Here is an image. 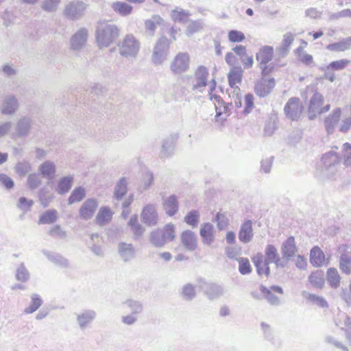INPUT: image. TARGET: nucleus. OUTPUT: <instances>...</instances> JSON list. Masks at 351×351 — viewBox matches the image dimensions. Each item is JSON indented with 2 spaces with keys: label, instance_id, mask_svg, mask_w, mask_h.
I'll return each mask as SVG.
<instances>
[{
  "label": "nucleus",
  "instance_id": "obj_1",
  "mask_svg": "<svg viewBox=\"0 0 351 351\" xmlns=\"http://www.w3.org/2000/svg\"><path fill=\"white\" fill-rule=\"evenodd\" d=\"M121 30L114 23L100 22L96 28L95 39L99 49L107 48L120 36Z\"/></svg>",
  "mask_w": 351,
  "mask_h": 351
},
{
  "label": "nucleus",
  "instance_id": "obj_2",
  "mask_svg": "<svg viewBox=\"0 0 351 351\" xmlns=\"http://www.w3.org/2000/svg\"><path fill=\"white\" fill-rule=\"evenodd\" d=\"M274 57V47L269 45L261 47L256 53V59L261 71L263 77L269 75L276 69L274 63L271 62Z\"/></svg>",
  "mask_w": 351,
  "mask_h": 351
},
{
  "label": "nucleus",
  "instance_id": "obj_3",
  "mask_svg": "<svg viewBox=\"0 0 351 351\" xmlns=\"http://www.w3.org/2000/svg\"><path fill=\"white\" fill-rule=\"evenodd\" d=\"M117 47L121 56L136 58L140 51L141 43L132 34H128L119 42Z\"/></svg>",
  "mask_w": 351,
  "mask_h": 351
},
{
  "label": "nucleus",
  "instance_id": "obj_4",
  "mask_svg": "<svg viewBox=\"0 0 351 351\" xmlns=\"http://www.w3.org/2000/svg\"><path fill=\"white\" fill-rule=\"evenodd\" d=\"M330 109V104L324 103V96L319 93H315L311 98L308 106V119H314L317 115L325 114Z\"/></svg>",
  "mask_w": 351,
  "mask_h": 351
},
{
  "label": "nucleus",
  "instance_id": "obj_5",
  "mask_svg": "<svg viewBox=\"0 0 351 351\" xmlns=\"http://www.w3.org/2000/svg\"><path fill=\"white\" fill-rule=\"evenodd\" d=\"M169 49V41L165 37L160 38L153 49L152 61L155 65L162 64L167 58Z\"/></svg>",
  "mask_w": 351,
  "mask_h": 351
},
{
  "label": "nucleus",
  "instance_id": "obj_6",
  "mask_svg": "<svg viewBox=\"0 0 351 351\" xmlns=\"http://www.w3.org/2000/svg\"><path fill=\"white\" fill-rule=\"evenodd\" d=\"M303 110V104L298 97L290 98L284 108L286 117L292 121H298L301 117Z\"/></svg>",
  "mask_w": 351,
  "mask_h": 351
},
{
  "label": "nucleus",
  "instance_id": "obj_7",
  "mask_svg": "<svg viewBox=\"0 0 351 351\" xmlns=\"http://www.w3.org/2000/svg\"><path fill=\"white\" fill-rule=\"evenodd\" d=\"M190 56L188 53L180 52L173 58L170 64L171 72L180 75L186 72L189 69Z\"/></svg>",
  "mask_w": 351,
  "mask_h": 351
},
{
  "label": "nucleus",
  "instance_id": "obj_8",
  "mask_svg": "<svg viewBox=\"0 0 351 351\" xmlns=\"http://www.w3.org/2000/svg\"><path fill=\"white\" fill-rule=\"evenodd\" d=\"M86 7V4L83 1H73L65 5L63 13L66 18L77 20L84 15Z\"/></svg>",
  "mask_w": 351,
  "mask_h": 351
},
{
  "label": "nucleus",
  "instance_id": "obj_9",
  "mask_svg": "<svg viewBox=\"0 0 351 351\" xmlns=\"http://www.w3.org/2000/svg\"><path fill=\"white\" fill-rule=\"evenodd\" d=\"M208 71L206 67L199 66L197 68L193 79L192 90L195 93H202L207 85Z\"/></svg>",
  "mask_w": 351,
  "mask_h": 351
},
{
  "label": "nucleus",
  "instance_id": "obj_10",
  "mask_svg": "<svg viewBox=\"0 0 351 351\" xmlns=\"http://www.w3.org/2000/svg\"><path fill=\"white\" fill-rule=\"evenodd\" d=\"M99 207V201L95 198H88L81 205L79 217L83 220H89L94 216Z\"/></svg>",
  "mask_w": 351,
  "mask_h": 351
},
{
  "label": "nucleus",
  "instance_id": "obj_11",
  "mask_svg": "<svg viewBox=\"0 0 351 351\" xmlns=\"http://www.w3.org/2000/svg\"><path fill=\"white\" fill-rule=\"evenodd\" d=\"M33 125V120L29 117H23L20 118L15 125L14 131L12 133L14 138L19 137H25L30 134Z\"/></svg>",
  "mask_w": 351,
  "mask_h": 351
},
{
  "label": "nucleus",
  "instance_id": "obj_12",
  "mask_svg": "<svg viewBox=\"0 0 351 351\" xmlns=\"http://www.w3.org/2000/svg\"><path fill=\"white\" fill-rule=\"evenodd\" d=\"M19 101L14 95H8L3 97L0 111L3 115H12L19 109Z\"/></svg>",
  "mask_w": 351,
  "mask_h": 351
},
{
  "label": "nucleus",
  "instance_id": "obj_13",
  "mask_svg": "<svg viewBox=\"0 0 351 351\" xmlns=\"http://www.w3.org/2000/svg\"><path fill=\"white\" fill-rule=\"evenodd\" d=\"M141 219L148 226H156L158 220L156 205L149 204L145 206L141 213Z\"/></svg>",
  "mask_w": 351,
  "mask_h": 351
},
{
  "label": "nucleus",
  "instance_id": "obj_14",
  "mask_svg": "<svg viewBox=\"0 0 351 351\" xmlns=\"http://www.w3.org/2000/svg\"><path fill=\"white\" fill-rule=\"evenodd\" d=\"M276 82L274 78L271 77L265 79L262 77L256 84L254 87L255 93L261 97H264L269 95L274 88Z\"/></svg>",
  "mask_w": 351,
  "mask_h": 351
},
{
  "label": "nucleus",
  "instance_id": "obj_15",
  "mask_svg": "<svg viewBox=\"0 0 351 351\" xmlns=\"http://www.w3.org/2000/svg\"><path fill=\"white\" fill-rule=\"evenodd\" d=\"M88 31L82 27L75 32L71 38V47L73 50H80L82 49L88 40Z\"/></svg>",
  "mask_w": 351,
  "mask_h": 351
},
{
  "label": "nucleus",
  "instance_id": "obj_16",
  "mask_svg": "<svg viewBox=\"0 0 351 351\" xmlns=\"http://www.w3.org/2000/svg\"><path fill=\"white\" fill-rule=\"evenodd\" d=\"M97 313L94 310H84L76 315L77 322L81 329L87 328L95 319Z\"/></svg>",
  "mask_w": 351,
  "mask_h": 351
},
{
  "label": "nucleus",
  "instance_id": "obj_17",
  "mask_svg": "<svg viewBox=\"0 0 351 351\" xmlns=\"http://www.w3.org/2000/svg\"><path fill=\"white\" fill-rule=\"evenodd\" d=\"M162 208L168 216L172 217L175 215L178 210V197L175 195H171L163 198Z\"/></svg>",
  "mask_w": 351,
  "mask_h": 351
},
{
  "label": "nucleus",
  "instance_id": "obj_18",
  "mask_svg": "<svg viewBox=\"0 0 351 351\" xmlns=\"http://www.w3.org/2000/svg\"><path fill=\"white\" fill-rule=\"evenodd\" d=\"M119 254L125 262L134 258L136 250L132 243L121 242L118 245Z\"/></svg>",
  "mask_w": 351,
  "mask_h": 351
},
{
  "label": "nucleus",
  "instance_id": "obj_19",
  "mask_svg": "<svg viewBox=\"0 0 351 351\" xmlns=\"http://www.w3.org/2000/svg\"><path fill=\"white\" fill-rule=\"evenodd\" d=\"M90 241L88 243L89 247L92 252L97 256L104 255L102 239L98 233L91 234L90 235Z\"/></svg>",
  "mask_w": 351,
  "mask_h": 351
},
{
  "label": "nucleus",
  "instance_id": "obj_20",
  "mask_svg": "<svg viewBox=\"0 0 351 351\" xmlns=\"http://www.w3.org/2000/svg\"><path fill=\"white\" fill-rule=\"evenodd\" d=\"M164 24V20L159 15H153L150 19L145 21V34L153 37L158 26Z\"/></svg>",
  "mask_w": 351,
  "mask_h": 351
},
{
  "label": "nucleus",
  "instance_id": "obj_21",
  "mask_svg": "<svg viewBox=\"0 0 351 351\" xmlns=\"http://www.w3.org/2000/svg\"><path fill=\"white\" fill-rule=\"evenodd\" d=\"M252 222L250 220H245L241 225L239 232V239L244 243H249L253 238Z\"/></svg>",
  "mask_w": 351,
  "mask_h": 351
},
{
  "label": "nucleus",
  "instance_id": "obj_22",
  "mask_svg": "<svg viewBox=\"0 0 351 351\" xmlns=\"http://www.w3.org/2000/svg\"><path fill=\"white\" fill-rule=\"evenodd\" d=\"M178 138V136L176 134H171L165 138L162 144V150L160 152V157L166 158L171 156L174 149V145Z\"/></svg>",
  "mask_w": 351,
  "mask_h": 351
},
{
  "label": "nucleus",
  "instance_id": "obj_23",
  "mask_svg": "<svg viewBox=\"0 0 351 351\" xmlns=\"http://www.w3.org/2000/svg\"><path fill=\"white\" fill-rule=\"evenodd\" d=\"M198 286L210 300H213L218 295V286L217 284L200 279L198 280Z\"/></svg>",
  "mask_w": 351,
  "mask_h": 351
},
{
  "label": "nucleus",
  "instance_id": "obj_24",
  "mask_svg": "<svg viewBox=\"0 0 351 351\" xmlns=\"http://www.w3.org/2000/svg\"><path fill=\"white\" fill-rule=\"evenodd\" d=\"M114 213L108 206H101L96 215L95 223L100 226L107 225L110 222Z\"/></svg>",
  "mask_w": 351,
  "mask_h": 351
},
{
  "label": "nucleus",
  "instance_id": "obj_25",
  "mask_svg": "<svg viewBox=\"0 0 351 351\" xmlns=\"http://www.w3.org/2000/svg\"><path fill=\"white\" fill-rule=\"evenodd\" d=\"M341 114V109L337 108L324 119V126L328 134L333 132L336 124L339 121Z\"/></svg>",
  "mask_w": 351,
  "mask_h": 351
},
{
  "label": "nucleus",
  "instance_id": "obj_26",
  "mask_svg": "<svg viewBox=\"0 0 351 351\" xmlns=\"http://www.w3.org/2000/svg\"><path fill=\"white\" fill-rule=\"evenodd\" d=\"M339 250L346 252L347 246L343 245L339 247ZM339 267L341 271L347 275L351 274V256L347 253H343L340 256Z\"/></svg>",
  "mask_w": 351,
  "mask_h": 351
},
{
  "label": "nucleus",
  "instance_id": "obj_27",
  "mask_svg": "<svg viewBox=\"0 0 351 351\" xmlns=\"http://www.w3.org/2000/svg\"><path fill=\"white\" fill-rule=\"evenodd\" d=\"M40 174L48 179H52L56 172V167L53 162L51 160H45L38 167Z\"/></svg>",
  "mask_w": 351,
  "mask_h": 351
},
{
  "label": "nucleus",
  "instance_id": "obj_28",
  "mask_svg": "<svg viewBox=\"0 0 351 351\" xmlns=\"http://www.w3.org/2000/svg\"><path fill=\"white\" fill-rule=\"evenodd\" d=\"M73 180V176L70 175L60 178L57 182L56 192L60 195L68 193L72 187Z\"/></svg>",
  "mask_w": 351,
  "mask_h": 351
},
{
  "label": "nucleus",
  "instance_id": "obj_29",
  "mask_svg": "<svg viewBox=\"0 0 351 351\" xmlns=\"http://www.w3.org/2000/svg\"><path fill=\"white\" fill-rule=\"evenodd\" d=\"M181 242L184 247L189 251H193L197 246V240L195 234L191 230H186L181 234Z\"/></svg>",
  "mask_w": 351,
  "mask_h": 351
},
{
  "label": "nucleus",
  "instance_id": "obj_30",
  "mask_svg": "<svg viewBox=\"0 0 351 351\" xmlns=\"http://www.w3.org/2000/svg\"><path fill=\"white\" fill-rule=\"evenodd\" d=\"M297 252V247L293 237H289L282 244V256L287 259L293 257Z\"/></svg>",
  "mask_w": 351,
  "mask_h": 351
},
{
  "label": "nucleus",
  "instance_id": "obj_31",
  "mask_svg": "<svg viewBox=\"0 0 351 351\" xmlns=\"http://www.w3.org/2000/svg\"><path fill=\"white\" fill-rule=\"evenodd\" d=\"M325 255L317 246L313 247L310 253V261L315 267L322 266L325 263Z\"/></svg>",
  "mask_w": 351,
  "mask_h": 351
},
{
  "label": "nucleus",
  "instance_id": "obj_32",
  "mask_svg": "<svg viewBox=\"0 0 351 351\" xmlns=\"http://www.w3.org/2000/svg\"><path fill=\"white\" fill-rule=\"evenodd\" d=\"M200 235L206 244H211L214 241L213 226L210 223L202 224L200 228Z\"/></svg>",
  "mask_w": 351,
  "mask_h": 351
},
{
  "label": "nucleus",
  "instance_id": "obj_33",
  "mask_svg": "<svg viewBox=\"0 0 351 351\" xmlns=\"http://www.w3.org/2000/svg\"><path fill=\"white\" fill-rule=\"evenodd\" d=\"M135 239L141 237L145 231V228L138 223L136 215L132 216L128 223Z\"/></svg>",
  "mask_w": 351,
  "mask_h": 351
},
{
  "label": "nucleus",
  "instance_id": "obj_34",
  "mask_svg": "<svg viewBox=\"0 0 351 351\" xmlns=\"http://www.w3.org/2000/svg\"><path fill=\"white\" fill-rule=\"evenodd\" d=\"M350 47L351 37H348L339 42L328 45L326 49L333 52H341L349 49Z\"/></svg>",
  "mask_w": 351,
  "mask_h": 351
},
{
  "label": "nucleus",
  "instance_id": "obj_35",
  "mask_svg": "<svg viewBox=\"0 0 351 351\" xmlns=\"http://www.w3.org/2000/svg\"><path fill=\"white\" fill-rule=\"evenodd\" d=\"M252 261L256 267L257 272L260 275L268 276L269 274V268L268 263L263 259L262 254H257L253 258Z\"/></svg>",
  "mask_w": 351,
  "mask_h": 351
},
{
  "label": "nucleus",
  "instance_id": "obj_36",
  "mask_svg": "<svg viewBox=\"0 0 351 351\" xmlns=\"http://www.w3.org/2000/svg\"><path fill=\"white\" fill-rule=\"evenodd\" d=\"M112 8L117 14L122 16L130 15L133 10V8L131 5L123 1H116L113 3L112 4Z\"/></svg>",
  "mask_w": 351,
  "mask_h": 351
},
{
  "label": "nucleus",
  "instance_id": "obj_37",
  "mask_svg": "<svg viewBox=\"0 0 351 351\" xmlns=\"http://www.w3.org/2000/svg\"><path fill=\"white\" fill-rule=\"evenodd\" d=\"M243 71L241 69L233 67L228 73V82L231 87L237 86L242 80Z\"/></svg>",
  "mask_w": 351,
  "mask_h": 351
},
{
  "label": "nucleus",
  "instance_id": "obj_38",
  "mask_svg": "<svg viewBox=\"0 0 351 351\" xmlns=\"http://www.w3.org/2000/svg\"><path fill=\"white\" fill-rule=\"evenodd\" d=\"M189 16L190 14L189 12L179 7H176L171 13V19L174 21L183 23L188 21Z\"/></svg>",
  "mask_w": 351,
  "mask_h": 351
},
{
  "label": "nucleus",
  "instance_id": "obj_39",
  "mask_svg": "<svg viewBox=\"0 0 351 351\" xmlns=\"http://www.w3.org/2000/svg\"><path fill=\"white\" fill-rule=\"evenodd\" d=\"M15 278L17 281L21 282H26L30 279V273L24 263H20L16 267Z\"/></svg>",
  "mask_w": 351,
  "mask_h": 351
},
{
  "label": "nucleus",
  "instance_id": "obj_40",
  "mask_svg": "<svg viewBox=\"0 0 351 351\" xmlns=\"http://www.w3.org/2000/svg\"><path fill=\"white\" fill-rule=\"evenodd\" d=\"M86 197V190L82 186L75 188L68 199V204L71 205L76 202H81Z\"/></svg>",
  "mask_w": 351,
  "mask_h": 351
},
{
  "label": "nucleus",
  "instance_id": "obj_41",
  "mask_svg": "<svg viewBox=\"0 0 351 351\" xmlns=\"http://www.w3.org/2000/svg\"><path fill=\"white\" fill-rule=\"evenodd\" d=\"M199 212L197 210H192L184 217V221L187 225L194 228L197 227L199 222Z\"/></svg>",
  "mask_w": 351,
  "mask_h": 351
},
{
  "label": "nucleus",
  "instance_id": "obj_42",
  "mask_svg": "<svg viewBox=\"0 0 351 351\" xmlns=\"http://www.w3.org/2000/svg\"><path fill=\"white\" fill-rule=\"evenodd\" d=\"M295 39V36L291 32H288L283 36V39L282 41V45L279 48V52L285 55L289 51L291 46L292 45Z\"/></svg>",
  "mask_w": 351,
  "mask_h": 351
},
{
  "label": "nucleus",
  "instance_id": "obj_43",
  "mask_svg": "<svg viewBox=\"0 0 351 351\" xmlns=\"http://www.w3.org/2000/svg\"><path fill=\"white\" fill-rule=\"evenodd\" d=\"M43 253L49 261H51L56 265H58L63 267H66L69 265L68 261L58 254L49 252L47 251H44Z\"/></svg>",
  "mask_w": 351,
  "mask_h": 351
},
{
  "label": "nucleus",
  "instance_id": "obj_44",
  "mask_svg": "<svg viewBox=\"0 0 351 351\" xmlns=\"http://www.w3.org/2000/svg\"><path fill=\"white\" fill-rule=\"evenodd\" d=\"M327 280L332 287L337 288L340 285V276L335 268H329L326 273Z\"/></svg>",
  "mask_w": 351,
  "mask_h": 351
},
{
  "label": "nucleus",
  "instance_id": "obj_45",
  "mask_svg": "<svg viewBox=\"0 0 351 351\" xmlns=\"http://www.w3.org/2000/svg\"><path fill=\"white\" fill-rule=\"evenodd\" d=\"M261 291L263 295L270 302L276 300V298L274 296L273 293H277L278 294H282V289L278 286H272L270 289L262 286L261 287Z\"/></svg>",
  "mask_w": 351,
  "mask_h": 351
},
{
  "label": "nucleus",
  "instance_id": "obj_46",
  "mask_svg": "<svg viewBox=\"0 0 351 351\" xmlns=\"http://www.w3.org/2000/svg\"><path fill=\"white\" fill-rule=\"evenodd\" d=\"M150 241L154 246L158 247H162L167 243L166 240L163 237L162 232L159 229L151 232Z\"/></svg>",
  "mask_w": 351,
  "mask_h": 351
},
{
  "label": "nucleus",
  "instance_id": "obj_47",
  "mask_svg": "<svg viewBox=\"0 0 351 351\" xmlns=\"http://www.w3.org/2000/svg\"><path fill=\"white\" fill-rule=\"evenodd\" d=\"M43 300L40 295L36 293H33L31 295V303L29 306L24 310V312L27 314L32 313L35 312L42 305Z\"/></svg>",
  "mask_w": 351,
  "mask_h": 351
},
{
  "label": "nucleus",
  "instance_id": "obj_48",
  "mask_svg": "<svg viewBox=\"0 0 351 351\" xmlns=\"http://www.w3.org/2000/svg\"><path fill=\"white\" fill-rule=\"evenodd\" d=\"M58 213L56 210H49L45 212L39 219V223L49 224L57 220Z\"/></svg>",
  "mask_w": 351,
  "mask_h": 351
},
{
  "label": "nucleus",
  "instance_id": "obj_49",
  "mask_svg": "<svg viewBox=\"0 0 351 351\" xmlns=\"http://www.w3.org/2000/svg\"><path fill=\"white\" fill-rule=\"evenodd\" d=\"M309 282L314 287L322 288L324 285L323 271H316L313 272L309 276Z\"/></svg>",
  "mask_w": 351,
  "mask_h": 351
},
{
  "label": "nucleus",
  "instance_id": "obj_50",
  "mask_svg": "<svg viewBox=\"0 0 351 351\" xmlns=\"http://www.w3.org/2000/svg\"><path fill=\"white\" fill-rule=\"evenodd\" d=\"M42 183L41 175L38 173H30L27 180V186L32 190L37 189Z\"/></svg>",
  "mask_w": 351,
  "mask_h": 351
},
{
  "label": "nucleus",
  "instance_id": "obj_51",
  "mask_svg": "<svg viewBox=\"0 0 351 351\" xmlns=\"http://www.w3.org/2000/svg\"><path fill=\"white\" fill-rule=\"evenodd\" d=\"M127 192V181L125 178L121 179L114 187V197L119 200Z\"/></svg>",
  "mask_w": 351,
  "mask_h": 351
},
{
  "label": "nucleus",
  "instance_id": "obj_52",
  "mask_svg": "<svg viewBox=\"0 0 351 351\" xmlns=\"http://www.w3.org/2000/svg\"><path fill=\"white\" fill-rule=\"evenodd\" d=\"M160 231L167 243L172 241L176 237L175 226L172 223L167 224Z\"/></svg>",
  "mask_w": 351,
  "mask_h": 351
},
{
  "label": "nucleus",
  "instance_id": "obj_53",
  "mask_svg": "<svg viewBox=\"0 0 351 351\" xmlns=\"http://www.w3.org/2000/svg\"><path fill=\"white\" fill-rule=\"evenodd\" d=\"M125 304L131 311V314H134L136 316L141 313L143 310V304L138 301L128 300L125 301Z\"/></svg>",
  "mask_w": 351,
  "mask_h": 351
},
{
  "label": "nucleus",
  "instance_id": "obj_54",
  "mask_svg": "<svg viewBox=\"0 0 351 351\" xmlns=\"http://www.w3.org/2000/svg\"><path fill=\"white\" fill-rule=\"evenodd\" d=\"M195 287L191 284H186L182 289L181 295L186 300H191L195 297Z\"/></svg>",
  "mask_w": 351,
  "mask_h": 351
},
{
  "label": "nucleus",
  "instance_id": "obj_55",
  "mask_svg": "<svg viewBox=\"0 0 351 351\" xmlns=\"http://www.w3.org/2000/svg\"><path fill=\"white\" fill-rule=\"evenodd\" d=\"M265 255L267 259L269 260L270 262L278 263L280 261L277 249L273 245H268L266 247Z\"/></svg>",
  "mask_w": 351,
  "mask_h": 351
},
{
  "label": "nucleus",
  "instance_id": "obj_56",
  "mask_svg": "<svg viewBox=\"0 0 351 351\" xmlns=\"http://www.w3.org/2000/svg\"><path fill=\"white\" fill-rule=\"evenodd\" d=\"M322 160L326 167H330L339 162V157L335 152H328L324 155Z\"/></svg>",
  "mask_w": 351,
  "mask_h": 351
},
{
  "label": "nucleus",
  "instance_id": "obj_57",
  "mask_svg": "<svg viewBox=\"0 0 351 351\" xmlns=\"http://www.w3.org/2000/svg\"><path fill=\"white\" fill-rule=\"evenodd\" d=\"M31 170L32 165L27 161L18 162L15 166V171L16 173L21 176H25Z\"/></svg>",
  "mask_w": 351,
  "mask_h": 351
},
{
  "label": "nucleus",
  "instance_id": "obj_58",
  "mask_svg": "<svg viewBox=\"0 0 351 351\" xmlns=\"http://www.w3.org/2000/svg\"><path fill=\"white\" fill-rule=\"evenodd\" d=\"M38 198L41 204L47 207L53 199V195L49 194L46 188H43L38 191Z\"/></svg>",
  "mask_w": 351,
  "mask_h": 351
},
{
  "label": "nucleus",
  "instance_id": "obj_59",
  "mask_svg": "<svg viewBox=\"0 0 351 351\" xmlns=\"http://www.w3.org/2000/svg\"><path fill=\"white\" fill-rule=\"evenodd\" d=\"M60 0H44L42 4V8L47 12H56L59 6Z\"/></svg>",
  "mask_w": 351,
  "mask_h": 351
},
{
  "label": "nucleus",
  "instance_id": "obj_60",
  "mask_svg": "<svg viewBox=\"0 0 351 351\" xmlns=\"http://www.w3.org/2000/svg\"><path fill=\"white\" fill-rule=\"evenodd\" d=\"M350 61L346 59H341L336 61L331 62L327 66L328 69L332 71H338L343 69L348 64Z\"/></svg>",
  "mask_w": 351,
  "mask_h": 351
},
{
  "label": "nucleus",
  "instance_id": "obj_61",
  "mask_svg": "<svg viewBox=\"0 0 351 351\" xmlns=\"http://www.w3.org/2000/svg\"><path fill=\"white\" fill-rule=\"evenodd\" d=\"M228 39L232 43H241L245 39V34L238 30H231L228 32Z\"/></svg>",
  "mask_w": 351,
  "mask_h": 351
},
{
  "label": "nucleus",
  "instance_id": "obj_62",
  "mask_svg": "<svg viewBox=\"0 0 351 351\" xmlns=\"http://www.w3.org/2000/svg\"><path fill=\"white\" fill-rule=\"evenodd\" d=\"M203 27L202 23L200 21H192L189 24L186 30V34L191 36L193 34L199 32Z\"/></svg>",
  "mask_w": 351,
  "mask_h": 351
},
{
  "label": "nucleus",
  "instance_id": "obj_63",
  "mask_svg": "<svg viewBox=\"0 0 351 351\" xmlns=\"http://www.w3.org/2000/svg\"><path fill=\"white\" fill-rule=\"evenodd\" d=\"M239 271L242 274H249L252 271L251 265H250V261L247 258H241L239 260Z\"/></svg>",
  "mask_w": 351,
  "mask_h": 351
},
{
  "label": "nucleus",
  "instance_id": "obj_64",
  "mask_svg": "<svg viewBox=\"0 0 351 351\" xmlns=\"http://www.w3.org/2000/svg\"><path fill=\"white\" fill-rule=\"evenodd\" d=\"M344 163L349 165L351 163V145L346 143L343 147Z\"/></svg>",
  "mask_w": 351,
  "mask_h": 351
}]
</instances>
